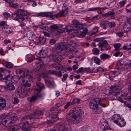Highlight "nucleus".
<instances>
[{
  "label": "nucleus",
  "mask_w": 131,
  "mask_h": 131,
  "mask_svg": "<svg viewBox=\"0 0 131 131\" xmlns=\"http://www.w3.org/2000/svg\"><path fill=\"white\" fill-rule=\"evenodd\" d=\"M51 73L52 74L55 75L59 77H61L62 76L61 71L59 72L56 71H52Z\"/></svg>",
  "instance_id": "2f4dec72"
},
{
  "label": "nucleus",
  "mask_w": 131,
  "mask_h": 131,
  "mask_svg": "<svg viewBox=\"0 0 131 131\" xmlns=\"http://www.w3.org/2000/svg\"><path fill=\"white\" fill-rule=\"evenodd\" d=\"M84 72V69L83 68L81 67L79 69L77 70L76 72L77 73H80Z\"/></svg>",
  "instance_id": "bf43d9fd"
},
{
  "label": "nucleus",
  "mask_w": 131,
  "mask_h": 131,
  "mask_svg": "<svg viewBox=\"0 0 131 131\" xmlns=\"http://www.w3.org/2000/svg\"><path fill=\"white\" fill-rule=\"evenodd\" d=\"M18 10L20 18V20L22 21V23L20 24V25L22 27L24 25V23L23 22V21L28 18L27 13L26 11L24 10L20 9Z\"/></svg>",
  "instance_id": "1a4fd4ad"
},
{
  "label": "nucleus",
  "mask_w": 131,
  "mask_h": 131,
  "mask_svg": "<svg viewBox=\"0 0 131 131\" xmlns=\"http://www.w3.org/2000/svg\"><path fill=\"white\" fill-rule=\"evenodd\" d=\"M98 31V28L97 27H94L92 30V31L91 32V35H94ZM91 32H90V33Z\"/></svg>",
  "instance_id": "79ce46f5"
},
{
  "label": "nucleus",
  "mask_w": 131,
  "mask_h": 131,
  "mask_svg": "<svg viewBox=\"0 0 131 131\" xmlns=\"http://www.w3.org/2000/svg\"><path fill=\"white\" fill-rule=\"evenodd\" d=\"M52 13L50 12H41L37 14L38 16L42 17H48L51 18V16Z\"/></svg>",
  "instance_id": "393cba45"
},
{
  "label": "nucleus",
  "mask_w": 131,
  "mask_h": 131,
  "mask_svg": "<svg viewBox=\"0 0 131 131\" xmlns=\"http://www.w3.org/2000/svg\"><path fill=\"white\" fill-rule=\"evenodd\" d=\"M108 43L107 41L106 40H104L102 42L99 43V47H104L105 48V49L107 50L106 47V46L108 45Z\"/></svg>",
  "instance_id": "c85d7f7f"
},
{
  "label": "nucleus",
  "mask_w": 131,
  "mask_h": 131,
  "mask_svg": "<svg viewBox=\"0 0 131 131\" xmlns=\"http://www.w3.org/2000/svg\"><path fill=\"white\" fill-rule=\"evenodd\" d=\"M64 124H62V123L57 124L54 129H48V131H61V128L63 129L64 127Z\"/></svg>",
  "instance_id": "aec40b11"
},
{
  "label": "nucleus",
  "mask_w": 131,
  "mask_h": 131,
  "mask_svg": "<svg viewBox=\"0 0 131 131\" xmlns=\"http://www.w3.org/2000/svg\"><path fill=\"white\" fill-rule=\"evenodd\" d=\"M67 47L63 43L57 44L56 45V49L57 52H60L63 50H65Z\"/></svg>",
  "instance_id": "a211bd4d"
},
{
  "label": "nucleus",
  "mask_w": 131,
  "mask_h": 131,
  "mask_svg": "<svg viewBox=\"0 0 131 131\" xmlns=\"http://www.w3.org/2000/svg\"><path fill=\"white\" fill-rule=\"evenodd\" d=\"M46 86L50 88H52L54 85V82L53 79L51 78H49L47 79H45Z\"/></svg>",
  "instance_id": "f3484780"
},
{
  "label": "nucleus",
  "mask_w": 131,
  "mask_h": 131,
  "mask_svg": "<svg viewBox=\"0 0 131 131\" xmlns=\"http://www.w3.org/2000/svg\"><path fill=\"white\" fill-rule=\"evenodd\" d=\"M6 99L0 97V110H3L6 107Z\"/></svg>",
  "instance_id": "412c9836"
},
{
  "label": "nucleus",
  "mask_w": 131,
  "mask_h": 131,
  "mask_svg": "<svg viewBox=\"0 0 131 131\" xmlns=\"http://www.w3.org/2000/svg\"><path fill=\"white\" fill-rule=\"evenodd\" d=\"M64 12L62 11L60 12L59 13L56 15H51V18H53L55 17L58 18L59 17H64L66 16L67 15V14H65Z\"/></svg>",
  "instance_id": "5701e85b"
},
{
  "label": "nucleus",
  "mask_w": 131,
  "mask_h": 131,
  "mask_svg": "<svg viewBox=\"0 0 131 131\" xmlns=\"http://www.w3.org/2000/svg\"><path fill=\"white\" fill-rule=\"evenodd\" d=\"M75 28L77 30H79L81 29H82L83 30V29H84V28H85L83 27V25L82 24H80V23L76 26V27H75Z\"/></svg>",
  "instance_id": "37998d69"
},
{
  "label": "nucleus",
  "mask_w": 131,
  "mask_h": 131,
  "mask_svg": "<svg viewBox=\"0 0 131 131\" xmlns=\"http://www.w3.org/2000/svg\"><path fill=\"white\" fill-rule=\"evenodd\" d=\"M43 111L39 110H37L34 111L31 115H26L24 116V118L29 119L34 118H39V116L43 114Z\"/></svg>",
  "instance_id": "6e6552de"
},
{
  "label": "nucleus",
  "mask_w": 131,
  "mask_h": 131,
  "mask_svg": "<svg viewBox=\"0 0 131 131\" xmlns=\"http://www.w3.org/2000/svg\"><path fill=\"white\" fill-rule=\"evenodd\" d=\"M101 99L100 98H96L91 100L89 105L90 108L92 110V112L95 114H99L101 112L98 107V104H99Z\"/></svg>",
  "instance_id": "20e7f679"
},
{
  "label": "nucleus",
  "mask_w": 131,
  "mask_h": 131,
  "mask_svg": "<svg viewBox=\"0 0 131 131\" xmlns=\"http://www.w3.org/2000/svg\"><path fill=\"white\" fill-rule=\"evenodd\" d=\"M68 9L67 7L66 6L65 4H64L62 7V11L64 12L65 14H67L68 15V12L67 10Z\"/></svg>",
  "instance_id": "e433bc0d"
},
{
  "label": "nucleus",
  "mask_w": 131,
  "mask_h": 131,
  "mask_svg": "<svg viewBox=\"0 0 131 131\" xmlns=\"http://www.w3.org/2000/svg\"><path fill=\"white\" fill-rule=\"evenodd\" d=\"M73 24L74 25L75 27H76V26L78 25L80 23L77 20H73Z\"/></svg>",
  "instance_id": "052dcab7"
},
{
  "label": "nucleus",
  "mask_w": 131,
  "mask_h": 131,
  "mask_svg": "<svg viewBox=\"0 0 131 131\" xmlns=\"http://www.w3.org/2000/svg\"><path fill=\"white\" fill-rule=\"evenodd\" d=\"M12 16L14 19L18 21L20 19V18L19 14L18 13V10L17 13H13L12 14Z\"/></svg>",
  "instance_id": "bb28decb"
},
{
  "label": "nucleus",
  "mask_w": 131,
  "mask_h": 131,
  "mask_svg": "<svg viewBox=\"0 0 131 131\" xmlns=\"http://www.w3.org/2000/svg\"><path fill=\"white\" fill-rule=\"evenodd\" d=\"M128 91L130 94L131 95V84L128 86Z\"/></svg>",
  "instance_id": "774afa93"
},
{
  "label": "nucleus",
  "mask_w": 131,
  "mask_h": 131,
  "mask_svg": "<svg viewBox=\"0 0 131 131\" xmlns=\"http://www.w3.org/2000/svg\"><path fill=\"white\" fill-rule=\"evenodd\" d=\"M26 118H24V116L21 119L19 125L20 127H23L22 129L24 131H30V129L28 128V122L26 121L28 119Z\"/></svg>",
  "instance_id": "9d476101"
},
{
  "label": "nucleus",
  "mask_w": 131,
  "mask_h": 131,
  "mask_svg": "<svg viewBox=\"0 0 131 131\" xmlns=\"http://www.w3.org/2000/svg\"><path fill=\"white\" fill-rule=\"evenodd\" d=\"M3 30L5 32L9 34L11 32V29L9 28L5 27L2 28Z\"/></svg>",
  "instance_id": "72a5a7b5"
},
{
  "label": "nucleus",
  "mask_w": 131,
  "mask_h": 131,
  "mask_svg": "<svg viewBox=\"0 0 131 131\" xmlns=\"http://www.w3.org/2000/svg\"><path fill=\"white\" fill-rule=\"evenodd\" d=\"M72 42V38L71 37L68 38L67 39V42L68 44L71 45Z\"/></svg>",
  "instance_id": "0e129e2a"
},
{
  "label": "nucleus",
  "mask_w": 131,
  "mask_h": 131,
  "mask_svg": "<svg viewBox=\"0 0 131 131\" xmlns=\"http://www.w3.org/2000/svg\"><path fill=\"white\" fill-rule=\"evenodd\" d=\"M123 86V85L121 83L117 84L112 86L111 93L109 94L108 97L110 100H113L117 99V95Z\"/></svg>",
  "instance_id": "7ed1b4c3"
},
{
  "label": "nucleus",
  "mask_w": 131,
  "mask_h": 131,
  "mask_svg": "<svg viewBox=\"0 0 131 131\" xmlns=\"http://www.w3.org/2000/svg\"><path fill=\"white\" fill-rule=\"evenodd\" d=\"M116 34L119 37H121L123 36V33L122 32H118L116 33Z\"/></svg>",
  "instance_id": "338daca9"
},
{
  "label": "nucleus",
  "mask_w": 131,
  "mask_h": 131,
  "mask_svg": "<svg viewBox=\"0 0 131 131\" xmlns=\"http://www.w3.org/2000/svg\"><path fill=\"white\" fill-rule=\"evenodd\" d=\"M37 72V71L36 69V68L34 69L33 70H31L30 73V74H34L36 73Z\"/></svg>",
  "instance_id": "e2e57ef3"
},
{
  "label": "nucleus",
  "mask_w": 131,
  "mask_h": 131,
  "mask_svg": "<svg viewBox=\"0 0 131 131\" xmlns=\"http://www.w3.org/2000/svg\"><path fill=\"white\" fill-rule=\"evenodd\" d=\"M106 9V8L105 7L103 8L97 7L96 8H90L88 10L89 11H95L97 9L100 10L101 9H102L103 10H104Z\"/></svg>",
  "instance_id": "c9c22d12"
},
{
  "label": "nucleus",
  "mask_w": 131,
  "mask_h": 131,
  "mask_svg": "<svg viewBox=\"0 0 131 131\" xmlns=\"http://www.w3.org/2000/svg\"><path fill=\"white\" fill-rule=\"evenodd\" d=\"M115 15L114 13L112 11H110L106 13L103 14V16L106 17H110L111 18L114 17Z\"/></svg>",
  "instance_id": "a878e982"
},
{
  "label": "nucleus",
  "mask_w": 131,
  "mask_h": 131,
  "mask_svg": "<svg viewBox=\"0 0 131 131\" xmlns=\"http://www.w3.org/2000/svg\"><path fill=\"white\" fill-rule=\"evenodd\" d=\"M131 65L130 64V63H126L125 64L124 67V69L129 71L131 70Z\"/></svg>",
  "instance_id": "473e14b6"
},
{
  "label": "nucleus",
  "mask_w": 131,
  "mask_h": 131,
  "mask_svg": "<svg viewBox=\"0 0 131 131\" xmlns=\"http://www.w3.org/2000/svg\"><path fill=\"white\" fill-rule=\"evenodd\" d=\"M15 83H8L6 85V89L7 91H10L15 89V87L14 85Z\"/></svg>",
  "instance_id": "4be33fe9"
},
{
  "label": "nucleus",
  "mask_w": 131,
  "mask_h": 131,
  "mask_svg": "<svg viewBox=\"0 0 131 131\" xmlns=\"http://www.w3.org/2000/svg\"><path fill=\"white\" fill-rule=\"evenodd\" d=\"M16 77L15 76L12 77L9 71L5 70L2 68L0 69V80H5L12 81Z\"/></svg>",
  "instance_id": "39448f33"
},
{
  "label": "nucleus",
  "mask_w": 131,
  "mask_h": 131,
  "mask_svg": "<svg viewBox=\"0 0 131 131\" xmlns=\"http://www.w3.org/2000/svg\"><path fill=\"white\" fill-rule=\"evenodd\" d=\"M68 77V75L66 74H65L63 75V78H62V80L63 82H64L66 80L67 78Z\"/></svg>",
  "instance_id": "680f3d73"
},
{
  "label": "nucleus",
  "mask_w": 131,
  "mask_h": 131,
  "mask_svg": "<svg viewBox=\"0 0 131 131\" xmlns=\"http://www.w3.org/2000/svg\"><path fill=\"white\" fill-rule=\"evenodd\" d=\"M9 5L10 6L15 8H20L21 7V6L19 7V6H18L17 4L14 3L10 4H9Z\"/></svg>",
  "instance_id": "603ef678"
},
{
  "label": "nucleus",
  "mask_w": 131,
  "mask_h": 131,
  "mask_svg": "<svg viewBox=\"0 0 131 131\" xmlns=\"http://www.w3.org/2000/svg\"><path fill=\"white\" fill-rule=\"evenodd\" d=\"M101 122L102 124V126L101 127V130H105V127L104 126V123L105 124H107V121L106 120L103 119H102L101 120Z\"/></svg>",
  "instance_id": "7c9ffc66"
},
{
  "label": "nucleus",
  "mask_w": 131,
  "mask_h": 131,
  "mask_svg": "<svg viewBox=\"0 0 131 131\" xmlns=\"http://www.w3.org/2000/svg\"><path fill=\"white\" fill-rule=\"evenodd\" d=\"M45 89L44 85L42 83L39 82H36L35 88V91L36 93L40 94V93L41 91Z\"/></svg>",
  "instance_id": "ddd939ff"
},
{
  "label": "nucleus",
  "mask_w": 131,
  "mask_h": 131,
  "mask_svg": "<svg viewBox=\"0 0 131 131\" xmlns=\"http://www.w3.org/2000/svg\"><path fill=\"white\" fill-rule=\"evenodd\" d=\"M61 105V104L60 103L57 104L51 109V113L50 114L52 115L51 116V118H57L58 116V114L61 113V111H58V110L57 109Z\"/></svg>",
  "instance_id": "0eeeda50"
},
{
  "label": "nucleus",
  "mask_w": 131,
  "mask_h": 131,
  "mask_svg": "<svg viewBox=\"0 0 131 131\" xmlns=\"http://www.w3.org/2000/svg\"><path fill=\"white\" fill-rule=\"evenodd\" d=\"M125 3V1H122L118 3L117 4V5L118 7L120 8H121L124 6Z\"/></svg>",
  "instance_id": "de8ad7c7"
},
{
  "label": "nucleus",
  "mask_w": 131,
  "mask_h": 131,
  "mask_svg": "<svg viewBox=\"0 0 131 131\" xmlns=\"http://www.w3.org/2000/svg\"><path fill=\"white\" fill-rule=\"evenodd\" d=\"M53 119H51L50 120H48L47 121V123L48 124H53L54 123L55 121H56L57 119H53L54 118H52Z\"/></svg>",
  "instance_id": "864d4df0"
},
{
  "label": "nucleus",
  "mask_w": 131,
  "mask_h": 131,
  "mask_svg": "<svg viewBox=\"0 0 131 131\" xmlns=\"http://www.w3.org/2000/svg\"><path fill=\"white\" fill-rule=\"evenodd\" d=\"M10 115L6 116L3 120V124L5 126L7 127L9 124L14 123L17 119V117L14 113H11Z\"/></svg>",
  "instance_id": "423d86ee"
},
{
  "label": "nucleus",
  "mask_w": 131,
  "mask_h": 131,
  "mask_svg": "<svg viewBox=\"0 0 131 131\" xmlns=\"http://www.w3.org/2000/svg\"><path fill=\"white\" fill-rule=\"evenodd\" d=\"M46 40L44 36H40L38 38L37 42L38 44L42 45L45 43Z\"/></svg>",
  "instance_id": "b1692460"
},
{
  "label": "nucleus",
  "mask_w": 131,
  "mask_h": 131,
  "mask_svg": "<svg viewBox=\"0 0 131 131\" xmlns=\"http://www.w3.org/2000/svg\"><path fill=\"white\" fill-rule=\"evenodd\" d=\"M50 27L53 30H52L51 29H48V28L47 27H44L43 28V29H44L45 30H48V32H50L51 33H53L55 36H56L58 35V33L56 31H58V30L59 27L57 26L56 24H54L50 26Z\"/></svg>",
  "instance_id": "4468645a"
},
{
  "label": "nucleus",
  "mask_w": 131,
  "mask_h": 131,
  "mask_svg": "<svg viewBox=\"0 0 131 131\" xmlns=\"http://www.w3.org/2000/svg\"><path fill=\"white\" fill-rule=\"evenodd\" d=\"M42 76L44 79L47 78L48 79L49 78L48 76L47 72L46 71H45L42 72Z\"/></svg>",
  "instance_id": "49530a36"
},
{
  "label": "nucleus",
  "mask_w": 131,
  "mask_h": 131,
  "mask_svg": "<svg viewBox=\"0 0 131 131\" xmlns=\"http://www.w3.org/2000/svg\"><path fill=\"white\" fill-rule=\"evenodd\" d=\"M94 62L97 64H99L101 62V60L100 59L97 57H95L94 58Z\"/></svg>",
  "instance_id": "a18cd8bd"
},
{
  "label": "nucleus",
  "mask_w": 131,
  "mask_h": 131,
  "mask_svg": "<svg viewBox=\"0 0 131 131\" xmlns=\"http://www.w3.org/2000/svg\"><path fill=\"white\" fill-rule=\"evenodd\" d=\"M17 72H18L21 75L20 78L18 80L21 79L20 81L23 83L22 87H18L17 90V93L20 97H23L27 96L29 91L31 84L29 81L25 80L23 77H24V78H25V77L27 76L29 72L27 70H23L20 69L17 70Z\"/></svg>",
  "instance_id": "f257e3e1"
},
{
  "label": "nucleus",
  "mask_w": 131,
  "mask_h": 131,
  "mask_svg": "<svg viewBox=\"0 0 131 131\" xmlns=\"http://www.w3.org/2000/svg\"><path fill=\"white\" fill-rule=\"evenodd\" d=\"M39 55L40 56L41 58H44L46 56V52L44 50H40L39 53Z\"/></svg>",
  "instance_id": "4c0bfd02"
},
{
  "label": "nucleus",
  "mask_w": 131,
  "mask_h": 131,
  "mask_svg": "<svg viewBox=\"0 0 131 131\" xmlns=\"http://www.w3.org/2000/svg\"><path fill=\"white\" fill-rule=\"evenodd\" d=\"M84 72L89 73L93 72L96 73L98 71L102 72L103 71V69L100 67H94L93 68L92 70L90 69L89 68H84Z\"/></svg>",
  "instance_id": "2eb2a0df"
},
{
  "label": "nucleus",
  "mask_w": 131,
  "mask_h": 131,
  "mask_svg": "<svg viewBox=\"0 0 131 131\" xmlns=\"http://www.w3.org/2000/svg\"><path fill=\"white\" fill-rule=\"evenodd\" d=\"M83 30L84 31L81 32L80 35L82 37H84L86 35V34L87 33L88 30L86 28H84V29H83Z\"/></svg>",
  "instance_id": "c03bdc74"
},
{
  "label": "nucleus",
  "mask_w": 131,
  "mask_h": 131,
  "mask_svg": "<svg viewBox=\"0 0 131 131\" xmlns=\"http://www.w3.org/2000/svg\"><path fill=\"white\" fill-rule=\"evenodd\" d=\"M129 103L126 102H125L124 103V105L125 106L131 109V100H129Z\"/></svg>",
  "instance_id": "3c124183"
},
{
  "label": "nucleus",
  "mask_w": 131,
  "mask_h": 131,
  "mask_svg": "<svg viewBox=\"0 0 131 131\" xmlns=\"http://www.w3.org/2000/svg\"><path fill=\"white\" fill-rule=\"evenodd\" d=\"M115 53L113 54V55L115 56L116 57H118V56H121L122 54V53L121 52L117 51H116Z\"/></svg>",
  "instance_id": "09e8293b"
},
{
  "label": "nucleus",
  "mask_w": 131,
  "mask_h": 131,
  "mask_svg": "<svg viewBox=\"0 0 131 131\" xmlns=\"http://www.w3.org/2000/svg\"><path fill=\"white\" fill-rule=\"evenodd\" d=\"M109 77L112 78H113L115 77V74L114 71L110 72L109 73Z\"/></svg>",
  "instance_id": "4d7b16f0"
},
{
  "label": "nucleus",
  "mask_w": 131,
  "mask_h": 131,
  "mask_svg": "<svg viewBox=\"0 0 131 131\" xmlns=\"http://www.w3.org/2000/svg\"><path fill=\"white\" fill-rule=\"evenodd\" d=\"M122 97L123 99L125 100H128L130 99L131 98L130 96H129L126 93H125L122 95Z\"/></svg>",
  "instance_id": "f704fd0d"
},
{
  "label": "nucleus",
  "mask_w": 131,
  "mask_h": 131,
  "mask_svg": "<svg viewBox=\"0 0 131 131\" xmlns=\"http://www.w3.org/2000/svg\"><path fill=\"white\" fill-rule=\"evenodd\" d=\"M114 47L115 48L114 51H117L118 50V48L121 47V45L119 43H117L114 44Z\"/></svg>",
  "instance_id": "ea45409f"
},
{
  "label": "nucleus",
  "mask_w": 131,
  "mask_h": 131,
  "mask_svg": "<svg viewBox=\"0 0 131 131\" xmlns=\"http://www.w3.org/2000/svg\"><path fill=\"white\" fill-rule=\"evenodd\" d=\"M108 22L107 21H103L100 24L101 26L104 29L108 26Z\"/></svg>",
  "instance_id": "c756f323"
},
{
  "label": "nucleus",
  "mask_w": 131,
  "mask_h": 131,
  "mask_svg": "<svg viewBox=\"0 0 131 131\" xmlns=\"http://www.w3.org/2000/svg\"><path fill=\"white\" fill-rule=\"evenodd\" d=\"M43 65H40L38 66L37 68H36L37 71H41L43 69Z\"/></svg>",
  "instance_id": "6e6d98bb"
},
{
  "label": "nucleus",
  "mask_w": 131,
  "mask_h": 131,
  "mask_svg": "<svg viewBox=\"0 0 131 131\" xmlns=\"http://www.w3.org/2000/svg\"><path fill=\"white\" fill-rule=\"evenodd\" d=\"M108 26L110 28L114 27L115 26V23L114 22H108Z\"/></svg>",
  "instance_id": "13d9d810"
},
{
  "label": "nucleus",
  "mask_w": 131,
  "mask_h": 131,
  "mask_svg": "<svg viewBox=\"0 0 131 131\" xmlns=\"http://www.w3.org/2000/svg\"><path fill=\"white\" fill-rule=\"evenodd\" d=\"M62 57L58 54H51L48 57L49 61H52L54 62H59L62 60Z\"/></svg>",
  "instance_id": "f8f14e48"
},
{
  "label": "nucleus",
  "mask_w": 131,
  "mask_h": 131,
  "mask_svg": "<svg viewBox=\"0 0 131 131\" xmlns=\"http://www.w3.org/2000/svg\"><path fill=\"white\" fill-rule=\"evenodd\" d=\"M49 32V33H48L47 32H43V34L45 36H47L48 37H52L54 35L53 33H51L50 32Z\"/></svg>",
  "instance_id": "a19ab883"
},
{
  "label": "nucleus",
  "mask_w": 131,
  "mask_h": 131,
  "mask_svg": "<svg viewBox=\"0 0 131 131\" xmlns=\"http://www.w3.org/2000/svg\"><path fill=\"white\" fill-rule=\"evenodd\" d=\"M92 51L94 54L97 55L99 53V50L97 48H95L92 49Z\"/></svg>",
  "instance_id": "8fccbe9b"
},
{
  "label": "nucleus",
  "mask_w": 131,
  "mask_h": 131,
  "mask_svg": "<svg viewBox=\"0 0 131 131\" xmlns=\"http://www.w3.org/2000/svg\"><path fill=\"white\" fill-rule=\"evenodd\" d=\"M100 59L103 60H105L109 59L111 58L110 56L105 53H102L100 55Z\"/></svg>",
  "instance_id": "cd10ccee"
},
{
  "label": "nucleus",
  "mask_w": 131,
  "mask_h": 131,
  "mask_svg": "<svg viewBox=\"0 0 131 131\" xmlns=\"http://www.w3.org/2000/svg\"><path fill=\"white\" fill-rule=\"evenodd\" d=\"M83 112L80 107L73 108L70 113L66 115L67 121L72 124L79 123L83 117Z\"/></svg>",
  "instance_id": "f03ea898"
},
{
  "label": "nucleus",
  "mask_w": 131,
  "mask_h": 131,
  "mask_svg": "<svg viewBox=\"0 0 131 131\" xmlns=\"http://www.w3.org/2000/svg\"><path fill=\"white\" fill-rule=\"evenodd\" d=\"M42 95L41 94H37L36 93V94L34 96L31 97H29L27 98V100L29 102H30L35 101L38 98L40 97H41Z\"/></svg>",
  "instance_id": "6ab92c4d"
},
{
  "label": "nucleus",
  "mask_w": 131,
  "mask_h": 131,
  "mask_svg": "<svg viewBox=\"0 0 131 131\" xmlns=\"http://www.w3.org/2000/svg\"><path fill=\"white\" fill-rule=\"evenodd\" d=\"M53 66L56 69H59L60 68H61V66L58 63H55L53 64Z\"/></svg>",
  "instance_id": "58836bf2"
},
{
  "label": "nucleus",
  "mask_w": 131,
  "mask_h": 131,
  "mask_svg": "<svg viewBox=\"0 0 131 131\" xmlns=\"http://www.w3.org/2000/svg\"><path fill=\"white\" fill-rule=\"evenodd\" d=\"M69 27H66L65 28L61 29H58V30L57 31L58 33V35L59 34L62 32H68L69 34H72V35L74 36L76 35L78 31H75L71 29H69Z\"/></svg>",
  "instance_id": "9b49d317"
},
{
  "label": "nucleus",
  "mask_w": 131,
  "mask_h": 131,
  "mask_svg": "<svg viewBox=\"0 0 131 131\" xmlns=\"http://www.w3.org/2000/svg\"><path fill=\"white\" fill-rule=\"evenodd\" d=\"M114 122L121 127L125 126L126 123L124 120L122 118L117 119L114 121Z\"/></svg>",
  "instance_id": "dca6fc26"
},
{
  "label": "nucleus",
  "mask_w": 131,
  "mask_h": 131,
  "mask_svg": "<svg viewBox=\"0 0 131 131\" xmlns=\"http://www.w3.org/2000/svg\"><path fill=\"white\" fill-rule=\"evenodd\" d=\"M19 102V100L16 97H15L14 99L13 103L15 104L18 103Z\"/></svg>",
  "instance_id": "69168bd1"
},
{
  "label": "nucleus",
  "mask_w": 131,
  "mask_h": 131,
  "mask_svg": "<svg viewBox=\"0 0 131 131\" xmlns=\"http://www.w3.org/2000/svg\"><path fill=\"white\" fill-rule=\"evenodd\" d=\"M5 66L8 68H10L13 67V65L11 62H9L5 64Z\"/></svg>",
  "instance_id": "5fc2aeb1"
}]
</instances>
